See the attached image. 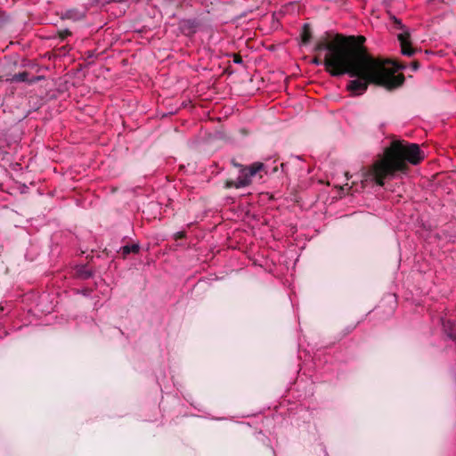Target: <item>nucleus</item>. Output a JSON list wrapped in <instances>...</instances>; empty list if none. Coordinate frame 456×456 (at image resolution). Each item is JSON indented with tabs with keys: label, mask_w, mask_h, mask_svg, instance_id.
I'll use <instances>...</instances> for the list:
<instances>
[{
	"label": "nucleus",
	"mask_w": 456,
	"mask_h": 456,
	"mask_svg": "<svg viewBox=\"0 0 456 456\" xmlns=\"http://www.w3.org/2000/svg\"><path fill=\"white\" fill-rule=\"evenodd\" d=\"M301 37H302V42L304 44H307L309 42L310 37H311V34H310V32L308 30L307 25L304 26V31H303Z\"/></svg>",
	"instance_id": "nucleus-8"
},
{
	"label": "nucleus",
	"mask_w": 456,
	"mask_h": 456,
	"mask_svg": "<svg viewBox=\"0 0 456 456\" xmlns=\"http://www.w3.org/2000/svg\"><path fill=\"white\" fill-rule=\"evenodd\" d=\"M233 61L236 62V63H240L241 62V58L240 56L239 55H235L234 56V59H233Z\"/></svg>",
	"instance_id": "nucleus-11"
},
{
	"label": "nucleus",
	"mask_w": 456,
	"mask_h": 456,
	"mask_svg": "<svg viewBox=\"0 0 456 456\" xmlns=\"http://www.w3.org/2000/svg\"><path fill=\"white\" fill-rule=\"evenodd\" d=\"M265 165L261 162H255L250 166L241 167L240 170L239 176L236 180H228L225 183V188H244L248 186L251 183L253 178L259 174L260 172L264 171Z\"/></svg>",
	"instance_id": "nucleus-3"
},
{
	"label": "nucleus",
	"mask_w": 456,
	"mask_h": 456,
	"mask_svg": "<svg viewBox=\"0 0 456 456\" xmlns=\"http://www.w3.org/2000/svg\"><path fill=\"white\" fill-rule=\"evenodd\" d=\"M77 274L83 279H87L92 276V272L86 269L85 266H82L78 269Z\"/></svg>",
	"instance_id": "nucleus-7"
},
{
	"label": "nucleus",
	"mask_w": 456,
	"mask_h": 456,
	"mask_svg": "<svg viewBox=\"0 0 456 456\" xmlns=\"http://www.w3.org/2000/svg\"><path fill=\"white\" fill-rule=\"evenodd\" d=\"M411 66L412 70H417L419 69L418 61H413Z\"/></svg>",
	"instance_id": "nucleus-10"
},
{
	"label": "nucleus",
	"mask_w": 456,
	"mask_h": 456,
	"mask_svg": "<svg viewBox=\"0 0 456 456\" xmlns=\"http://www.w3.org/2000/svg\"><path fill=\"white\" fill-rule=\"evenodd\" d=\"M185 237V232H177L175 234V240H179V239H183Z\"/></svg>",
	"instance_id": "nucleus-9"
},
{
	"label": "nucleus",
	"mask_w": 456,
	"mask_h": 456,
	"mask_svg": "<svg viewBox=\"0 0 456 456\" xmlns=\"http://www.w3.org/2000/svg\"><path fill=\"white\" fill-rule=\"evenodd\" d=\"M408 33H401L398 35V40L401 45V51L403 55L411 56L414 53V49L411 45Z\"/></svg>",
	"instance_id": "nucleus-4"
},
{
	"label": "nucleus",
	"mask_w": 456,
	"mask_h": 456,
	"mask_svg": "<svg viewBox=\"0 0 456 456\" xmlns=\"http://www.w3.org/2000/svg\"><path fill=\"white\" fill-rule=\"evenodd\" d=\"M315 51H326L323 64L326 70L334 77L348 74L354 79L349 81L347 89L354 95L362 94L370 84L394 89L404 81L402 74H395L403 67L391 61H382L370 56L362 47L357 46L347 38L337 36L330 42L321 41ZM313 63L322 61L314 58Z\"/></svg>",
	"instance_id": "nucleus-1"
},
{
	"label": "nucleus",
	"mask_w": 456,
	"mask_h": 456,
	"mask_svg": "<svg viewBox=\"0 0 456 456\" xmlns=\"http://www.w3.org/2000/svg\"><path fill=\"white\" fill-rule=\"evenodd\" d=\"M424 159V154L416 143L403 141H394L386 149L382 158L374 162L365 175V180L374 181L383 186L387 178H391L397 171H405L406 161L412 165L419 164Z\"/></svg>",
	"instance_id": "nucleus-2"
},
{
	"label": "nucleus",
	"mask_w": 456,
	"mask_h": 456,
	"mask_svg": "<svg viewBox=\"0 0 456 456\" xmlns=\"http://www.w3.org/2000/svg\"><path fill=\"white\" fill-rule=\"evenodd\" d=\"M139 249H140V247L138 244L126 245L121 248V254L124 256H126L127 255H129L131 253H134V254L138 253Z\"/></svg>",
	"instance_id": "nucleus-6"
},
{
	"label": "nucleus",
	"mask_w": 456,
	"mask_h": 456,
	"mask_svg": "<svg viewBox=\"0 0 456 456\" xmlns=\"http://www.w3.org/2000/svg\"><path fill=\"white\" fill-rule=\"evenodd\" d=\"M40 77H33L28 79V73L27 71L20 72L18 74H14L11 78L12 82H27L28 84H33L38 80H40Z\"/></svg>",
	"instance_id": "nucleus-5"
}]
</instances>
